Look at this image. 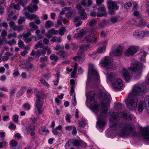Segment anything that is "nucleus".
Wrapping results in <instances>:
<instances>
[{
    "label": "nucleus",
    "instance_id": "1",
    "mask_svg": "<svg viewBox=\"0 0 149 149\" xmlns=\"http://www.w3.org/2000/svg\"><path fill=\"white\" fill-rule=\"evenodd\" d=\"M124 118L129 120L133 121L135 117L134 115L127 113L125 111L120 112L118 113L113 112L111 114L110 119V127L113 131L119 130L120 132L118 134L122 137L134 133V126L130 124H118L116 122L119 120V118Z\"/></svg>",
    "mask_w": 149,
    "mask_h": 149
},
{
    "label": "nucleus",
    "instance_id": "2",
    "mask_svg": "<svg viewBox=\"0 0 149 149\" xmlns=\"http://www.w3.org/2000/svg\"><path fill=\"white\" fill-rule=\"evenodd\" d=\"M146 90V87L141 83L135 84L132 87V90L125 100L127 107L130 110L136 109L138 102V96L143 94Z\"/></svg>",
    "mask_w": 149,
    "mask_h": 149
},
{
    "label": "nucleus",
    "instance_id": "3",
    "mask_svg": "<svg viewBox=\"0 0 149 149\" xmlns=\"http://www.w3.org/2000/svg\"><path fill=\"white\" fill-rule=\"evenodd\" d=\"M100 98L102 100L100 110L101 116L103 117H106L107 114L109 112V111L107 108V106L110 102V96L107 95L105 93H101L100 94Z\"/></svg>",
    "mask_w": 149,
    "mask_h": 149
},
{
    "label": "nucleus",
    "instance_id": "4",
    "mask_svg": "<svg viewBox=\"0 0 149 149\" xmlns=\"http://www.w3.org/2000/svg\"><path fill=\"white\" fill-rule=\"evenodd\" d=\"M95 94L93 92L90 91L86 95V97L89 104L93 105L90 107V109L95 113H96L99 110V106L95 100Z\"/></svg>",
    "mask_w": 149,
    "mask_h": 149
},
{
    "label": "nucleus",
    "instance_id": "5",
    "mask_svg": "<svg viewBox=\"0 0 149 149\" xmlns=\"http://www.w3.org/2000/svg\"><path fill=\"white\" fill-rule=\"evenodd\" d=\"M143 65L140 62H137L134 63L129 69L132 71L136 72V75L135 76L136 79H139L141 76L142 72V70Z\"/></svg>",
    "mask_w": 149,
    "mask_h": 149
},
{
    "label": "nucleus",
    "instance_id": "6",
    "mask_svg": "<svg viewBox=\"0 0 149 149\" xmlns=\"http://www.w3.org/2000/svg\"><path fill=\"white\" fill-rule=\"evenodd\" d=\"M102 66L104 68L114 69L112 66L111 58L109 56H106L103 58L100 61Z\"/></svg>",
    "mask_w": 149,
    "mask_h": 149
},
{
    "label": "nucleus",
    "instance_id": "7",
    "mask_svg": "<svg viewBox=\"0 0 149 149\" xmlns=\"http://www.w3.org/2000/svg\"><path fill=\"white\" fill-rule=\"evenodd\" d=\"M37 10V0H32L29 6L24 8L23 10V12L27 10L31 13H34Z\"/></svg>",
    "mask_w": 149,
    "mask_h": 149
},
{
    "label": "nucleus",
    "instance_id": "8",
    "mask_svg": "<svg viewBox=\"0 0 149 149\" xmlns=\"http://www.w3.org/2000/svg\"><path fill=\"white\" fill-rule=\"evenodd\" d=\"M88 73L93 76V78L94 79L96 83H98L99 82L100 77L99 74L96 70L94 69L92 64L89 65Z\"/></svg>",
    "mask_w": 149,
    "mask_h": 149
},
{
    "label": "nucleus",
    "instance_id": "9",
    "mask_svg": "<svg viewBox=\"0 0 149 149\" xmlns=\"http://www.w3.org/2000/svg\"><path fill=\"white\" fill-rule=\"evenodd\" d=\"M20 65L22 68H26L29 71L33 69L34 68L33 64L30 61H27V60L21 61Z\"/></svg>",
    "mask_w": 149,
    "mask_h": 149
},
{
    "label": "nucleus",
    "instance_id": "10",
    "mask_svg": "<svg viewBox=\"0 0 149 149\" xmlns=\"http://www.w3.org/2000/svg\"><path fill=\"white\" fill-rule=\"evenodd\" d=\"M139 50V48L137 46L130 47L125 51V54L126 56H132L136 53Z\"/></svg>",
    "mask_w": 149,
    "mask_h": 149
},
{
    "label": "nucleus",
    "instance_id": "11",
    "mask_svg": "<svg viewBox=\"0 0 149 149\" xmlns=\"http://www.w3.org/2000/svg\"><path fill=\"white\" fill-rule=\"evenodd\" d=\"M141 133L143 138L147 141H149V127L141 129Z\"/></svg>",
    "mask_w": 149,
    "mask_h": 149
},
{
    "label": "nucleus",
    "instance_id": "12",
    "mask_svg": "<svg viewBox=\"0 0 149 149\" xmlns=\"http://www.w3.org/2000/svg\"><path fill=\"white\" fill-rule=\"evenodd\" d=\"M123 86V81L121 78H118L113 83L112 86L115 89H121Z\"/></svg>",
    "mask_w": 149,
    "mask_h": 149
},
{
    "label": "nucleus",
    "instance_id": "13",
    "mask_svg": "<svg viewBox=\"0 0 149 149\" xmlns=\"http://www.w3.org/2000/svg\"><path fill=\"white\" fill-rule=\"evenodd\" d=\"M108 8L109 10H117L118 7L115 1L111 0H108L107 2Z\"/></svg>",
    "mask_w": 149,
    "mask_h": 149
},
{
    "label": "nucleus",
    "instance_id": "14",
    "mask_svg": "<svg viewBox=\"0 0 149 149\" xmlns=\"http://www.w3.org/2000/svg\"><path fill=\"white\" fill-rule=\"evenodd\" d=\"M145 31L140 30H137L134 31L133 36L136 38H142L145 37Z\"/></svg>",
    "mask_w": 149,
    "mask_h": 149
},
{
    "label": "nucleus",
    "instance_id": "15",
    "mask_svg": "<svg viewBox=\"0 0 149 149\" xmlns=\"http://www.w3.org/2000/svg\"><path fill=\"white\" fill-rule=\"evenodd\" d=\"M112 53L114 56H119L121 55L123 53V49L121 46L119 45L116 49L113 50Z\"/></svg>",
    "mask_w": 149,
    "mask_h": 149
},
{
    "label": "nucleus",
    "instance_id": "16",
    "mask_svg": "<svg viewBox=\"0 0 149 149\" xmlns=\"http://www.w3.org/2000/svg\"><path fill=\"white\" fill-rule=\"evenodd\" d=\"M58 33V31L55 30L54 28H52L48 31L47 33L45 34V36L48 38H52V36L51 35H56Z\"/></svg>",
    "mask_w": 149,
    "mask_h": 149
},
{
    "label": "nucleus",
    "instance_id": "17",
    "mask_svg": "<svg viewBox=\"0 0 149 149\" xmlns=\"http://www.w3.org/2000/svg\"><path fill=\"white\" fill-rule=\"evenodd\" d=\"M85 59V56L84 54L81 52L79 53V52L78 53V55L74 56L73 58V59L74 61H78L79 62H82L84 61Z\"/></svg>",
    "mask_w": 149,
    "mask_h": 149
},
{
    "label": "nucleus",
    "instance_id": "18",
    "mask_svg": "<svg viewBox=\"0 0 149 149\" xmlns=\"http://www.w3.org/2000/svg\"><path fill=\"white\" fill-rule=\"evenodd\" d=\"M122 73L124 78L125 80L128 81L131 79L132 74L129 73L127 70L123 69Z\"/></svg>",
    "mask_w": 149,
    "mask_h": 149
},
{
    "label": "nucleus",
    "instance_id": "19",
    "mask_svg": "<svg viewBox=\"0 0 149 149\" xmlns=\"http://www.w3.org/2000/svg\"><path fill=\"white\" fill-rule=\"evenodd\" d=\"M107 80L112 81L114 79L116 76V74L113 72H108L106 74Z\"/></svg>",
    "mask_w": 149,
    "mask_h": 149
},
{
    "label": "nucleus",
    "instance_id": "20",
    "mask_svg": "<svg viewBox=\"0 0 149 149\" xmlns=\"http://www.w3.org/2000/svg\"><path fill=\"white\" fill-rule=\"evenodd\" d=\"M56 54L58 55L60 57L63 58H67L68 57V54L63 50H60L56 52Z\"/></svg>",
    "mask_w": 149,
    "mask_h": 149
},
{
    "label": "nucleus",
    "instance_id": "21",
    "mask_svg": "<svg viewBox=\"0 0 149 149\" xmlns=\"http://www.w3.org/2000/svg\"><path fill=\"white\" fill-rule=\"evenodd\" d=\"M98 120L97 122V124L100 128H102L104 127L106 122L104 119H99L98 118Z\"/></svg>",
    "mask_w": 149,
    "mask_h": 149
},
{
    "label": "nucleus",
    "instance_id": "22",
    "mask_svg": "<svg viewBox=\"0 0 149 149\" xmlns=\"http://www.w3.org/2000/svg\"><path fill=\"white\" fill-rule=\"evenodd\" d=\"M147 54L146 53L145 51H142L140 52L138 56L139 58L142 61H144L145 60L146 56Z\"/></svg>",
    "mask_w": 149,
    "mask_h": 149
},
{
    "label": "nucleus",
    "instance_id": "23",
    "mask_svg": "<svg viewBox=\"0 0 149 149\" xmlns=\"http://www.w3.org/2000/svg\"><path fill=\"white\" fill-rule=\"evenodd\" d=\"M17 142L14 140H12L10 142V149H17L16 147L17 144Z\"/></svg>",
    "mask_w": 149,
    "mask_h": 149
},
{
    "label": "nucleus",
    "instance_id": "24",
    "mask_svg": "<svg viewBox=\"0 0 149 149\" xmlns=\"http://www.w3.org/2000/svg\"><path fill=\"white\" fill-rule=\"evenodd\" d=\"M78 13L81 16V18L83 19H85L87 18L86 14L85 13L84 10L83 9H81L79 10Z\"/></svg>",
    "mask_w": 149,
    "mask_h": 149
},
{
    "label": "nucleus",
    "instance_id": "25",
    "mask_svg": "<svg viewBox=\"0 0 149 149\" xmlns=\"http://www.w3.org/2000/svg\"><path fill=\"white\" fill-rule=\"evenodd\" d=\"M73 144V146H81L82 143V142L77 139H71Z\"/></svg>",
    "mask_w": 149,
    "mask_h": 149
},
{
    "label": "nucleus",
    "instance_id": "26",
    "mask_svg": "<svg viewBox=\"0 0 149 149\" xmlns=\"http://www.w3.org/2000/svg\"><path fill=\"white\" fill-rule=\"evenodd\" d=\"M26 86H24L22 87L18 91L17 94V97H19L22 96L24 93L25 90L26 89Z\"/></svg>",
    "mask_w": 149,
    "mask_h": 149
},
{
    "label": "nucleus",
    "instance_id": "27",
    "mask_svg": "<svg viewBox=\"0 0 149 149\" xmlns=\"http://www.w3.org/2000/svg\"><path fill=\"white\" fill-rule=\"evenodd\" d=\"M86 31L83 29L81 30L80 33H77L75 34L74 37L75 38H78L81 37L84 35L86 33Z\"/></svg>",
    "mask_w": 149,
    "mask_h": 149
},
{
    "label": "nucleus",
    "instance_id": "28",
    "mask_svg": "<svg viewBox=\"0 0 149 149\" xmlns=\"http://www.w3.org/2000/svg\"><path fill=\"white\" fill-rule=\"evenodd\" d=\"M145 106V104L143 102H139L138 107V110L139 112H141Z\"/></svg>",
    "mask_w": 149,
    "mask_h": 149
},
{
    "label": "nucleus",
    "instance_id": "29",
    "mask_svg": "<svg viewBox=\"0 0 149 149\" xmlns=\"http://www.w3.org/2000/svg\"><path fill=\"white\" fill-rule=\"evenodd\" d=\"M77 67L78 65L77 63H75L74 66L73 70L71 73V77L72 78H74L75 77V75L76 74Z\"/></svg>",
    "mask_w": 149,
    "mask_h": 149
},
{
    "label": "nucleus",
    "instance_id": "30",
    "mask_svg": "<svg viewBox=\"0 0 149 149\" xmlns=\"http://www.w3.org/2000/svg\"><path fill=\"white\" fill-rule=\"evenodd\" d=\"M119 19V17L117 16H114L110 18V21L112 24L116 23L118 21Z\"/></svg>",
    "mask_w": 149,
    "mask_h": 149
},
{
    "label": "nucleus",
    "instance_id": "31",
    "mask_svg": "<svg viewBox=\"0 0 149 149\" xmlns=\"http://www.w3.org/2000/svg\"><path fill=\"white\" fill-rule=\"evenodd\" d=\"M53 25V22L50 20H48L46 21L45 24V27L47 29L51 28Z\"/></svg>",
    "mask_w": 149,
    "mask_h": 149
},
{
    "label": "nucleus",
    "instance_id": "32",
    "mask_svg": "<svg viewBox=\"0 0 149 149\" xmlns=\"http://www.w3.org/2000/svg\"><path fill=\"white\" fill-rule=\"evenodd\" d=\"M106 51V47L104 46L102 47H100L97 49V52L98 54H102L105 52Z\"/></svg>",
    "mask_w": 149,
    "mask_h": 149
},
{
    "label": "nucleus",
    "instance_id": "33",
    "mask_svg": "<svg viewBox=\"0 0 149 149\" xmlns=\"http://www.w3.org/2000/svg\"><path fill=\"white\" fill-rule=\"evenodd\" d=\"M12 9L11 5L7 9V15L8 17H11L13 15V12L11 11Z\"/></svg>",
    "mask_w": 149,
    "mask_h": 149
},
{
    "label": "nucleus",
    "instance_id": "34",
    "mask_svg": "<svg viewBox=\"0 0 149 149\" xmlns=\"http://www.w3.org/2000/svg\"><path fill=\"white\" fill-rule=\"evenodd\" d=\"M80 49L82 51L87 50L89 47V45H81L79 46Z\"/></svg>",
    "mask_w": 149,
    "mask_h": 149
},
{
    "label": "nucleus",
    "instance_id": "35",
    "mask_svg": "<svg viewBox=\"0 0 149 149\" xmlns=\"http://www.w3.org/2000/svg\"><path fill=\"white\" fill-rule=\"evenodd\" d=\"M46 47L44 48L41 51L38 50V56H40L41 54H42L43 56H45L46 53Z\"/></svg>",
    "mask_w": 149,
    "mask_h": 149
},
{
    "label": "nucleus",
    "instance_id": "36",
    "mask_svg": "<svg viewBox=\"0 0 149 149\" xmlns=\"http://www.w3.org/2000/svg\"><path fill=\"white\" fill-rule=\"evenodd\" d=\"M73 145V144L71 140H69L66 143L65 145V147L66 149H69Z\"/></svg>",
    "mask_w": 149,
    "mask_h": 149
},
{
    "label": "nucleus",
    "instance_id": "37",
    "mask_svg": "<svg viewBox=\"0 0 149 149\" xmlns=\"http://www.w3.org/2000/svg\"><path fill=\"white\" fill-rule=\"evenodd\" d=\"M144 101L145 103H148V106L147 108V111L149 115V96H146L144 99Z\"/></svg>",
    "mask_w": 149,
    "mask_h": 149
},
{
    "label": "nucleus",
    "instance_id": "38",
    "mask_svg": "<svg viewBox=\"0 0 149 149\" xmlns=\"http://www.w3.org/2000/svg\"><path fill=\"white\" fill-rule=\"evenodd\" d=\"M16 43V41L15 39H13L11 40L8 41H6L5 44H8L10 46H12L13 45H15Z\"/></svg>",
    "mask_w": 149,
    "mask_h": 149
},
{
    "label": "nucleus",
    "instance_id": "39",
    "mask_svg": "<svg viewBox=\"0 0 149 149\" xmlns=\"http://www.w3.org/2000/svg\"><path fill=\"white\" fill-rule=\"evenodd\" d=\"M23 108L26 111H29L30 109L31 106L28 103H25L23 106Z\"/></svg>",
    "mask_w": 149,
    "mask_h": 149
},
{
    "label": "nucleus",
    "instance_id": "40",
    "mask_svg": "<svg viewBox=\"0 0 149 149\" xmlns=\"http://www.w3.org/2000/svg\"><path fill=\"white\" fill-rule=\"evenodd\" d=\"M50 58L51 60H54L56 62H57L58 59V57L54 54H52L50 56Z\"/></svg>",
    "mask_w": 149,
    "mask_h": 149
},
{
    "label": "nucleus",
    "instance_id": "41",
    "mask_svg": "<svg viewBox=\"0 0 149 149\" xmlns=\"http://www.w3.org/2000/svg\"><path fill=\"white\" fill-rule=\"evenodd\" d=\"M66 31V29L65 27H62L61 29H59L58 31L59 35L61 36H63L64 34V32Z\"/></svg>",
    "mask_w": 149,
    "mask_h": 149
},
{
    "label": "nucleus",
    "instance_id": "42",
    "mask_svg": "<svg viewBox=\"0 0 149 149\" xmlns=\"http://www.w3.org/2000/svg\"><path fill=\"white\" fill-rule=\"evenodd\" d=\"M99 7V8H97V10L98 11L102 12H104L105 11L106 9L103 4H101V5Z\"/></svg>",
    "mask_w": 149,
    "mask_h": 149
},
{
    "label": "nucleus",
    "instance_id": "43",
    "mask_svg": "<svg viewBox=\"0 0 149 149\" xmlns=\"http://www.w3.org/2000/svg\"><path fill=\"white\" fill-rule=\"evenodd\" d=\"M98 54H99L98 53V52H97L93 53L90 55L91 58V59H94L95 58V57L97 56Z\"/></svg>",
    "mask_w": 149,
    "mask_h": 149
},
{
    "label": "nucleus",
    "instance_id": "44",
    "mask_svg": "<svg viewBox=\"0 0 149 149\" xmlns=\"http://www.w3.org/2000/svg\"><path fill=\"white\" fill-rule=\"evenodd\" d=\"M56 80L55 81H54V84L55 85H57L58 84V82L59 81V76L60 75V73L58 72H57L56 74Z\"/></svg>",
    "mask_w": 149,
    "mask_h": 149
},
{
    "label": "nucleus",
    "instance_id": "45",
    "mask_svg": "<svg viewBox=\"0 0 149 149\" xmlns=\"http://www.w3.org/2000/svg\"><path fill=\"white\" fill-rule=\"evenodd\" d=\"M40 81L41 83L44 86H47V87H49V85L46 82L45 79L43 78H41L40 80Z\"/></svg>",
    "mask_w": 149,
    "mask_h": 149
},
{
    "label": "nucleus",
    "instance_id": "46",
    "mask_svg": "<svg viewBox=\"0 0 149 149\" xmlns=\"http://www.w3.org/2000/svg\"><path fill=\"white\" fill-rule=\"evenodd\" d=\"M17 33L14 32L13 33H9L7 37L9 39H10L11 38H16L17 37Z\"/></svg>",
    "mask_w": 149,
    "mask_h": 149
},
{
    "label": "nucleus",
    "instance_id": "47",
    "mask_svg": "<svg viewBox=\"0 0 149 149\" xmlns=\"http://www.w3.org/2000/svg\"><path fill=\"white\" fill-rule=\"evenodd\" d=\"M18 45L21 48L23 49L24 47V42L21 40H19L18 41Z\"/></svg>",
    "mask_w": 149,
    "mask_h": 149
},
{
    "label": "nucleus",
    "instance_id": "48",
    "mask_svg": "<svg viewBox=\"0 0 149 149\" xmlns=\"http://www.w3.org/2000/svg\"><path fill=\"white\" fill-rule=\"evenodd\" d=\"M114 107L117 109H120L122 108V105L120 103L116 102L115 103Z\"/></svg>",
    "mask_w": 149,
    "mask_h": 149
},
{
    "label": "nucleus",
    "instance_id": "49",
    "mask_svg": "<svg viewBox=\"0 0 149 149\" xmlns=\"http://www.w3.org/2000/svg\"><path fill=\"white\" fill-rule=\"evenodd\" d=\"M85 40L87 43L90 42L92 40L91 37L90 36H87L85 38Z\"/></svg>",
    "mask_w": 149,
    "mask_h": 149
},
{
    "label": "nucleus",
    "instance_id": "50",
    "mask_svg": "<svg viewBox=\"0 0 149 149\" xmlns=\"http://www.w3.org/2000/svg\"><path fill=\"white\" fill-rule=\"evenodd\" d=\"M132 5V3L130 2H128L126 3L124 5V7L126 9L129 8Z\"/></svg>",
    "mask_w": 149,
    "mask_h": 149
},
{
    "label": "nucleus",
    "instance_id": "51",
    "mask_svg": "<svg viewBox=\"0 0 149 149\" xmlns=\"http://www.w3.org/2000/svg\"><path fill=\"white\" fill-rule=\"evenodd\" d=\"M30 26L32 28L33 30H36L37 28V26L35 24L34 22H31L29 23Z\"/></svg>",
    "mask_w": 149,
    "mask_h": 149
},
{
    "label": "nucleus",
    "instance_id": "52",
    "mask_svg": "<svg viewBox=\"0 0 149 149\" xmlns=\"http://www.w3.org/2000/svg\"><path fill=\"white\" fill-rule=\"evenodd\" d=\"M19 116L17 115H14L13 118V120L15 123H17L18 121Z\"/></svg>",
    "mask_w": 149,
    "mask_h": 149
},
{
    "label": "nucleus",
    "instance_id": "53",
    "mask_svg": "<svg viewBox=\"0 0 149 149\" xmlns=\"http://www.w3.org/2000/svg\"><path fill=\"white\" fill-rule=\"evenodd\" d=\"M11 5L12 7V8L13 7V8L14 9L17 10H19L20 8L19 7V4L17 3L15 5H14L13 4H11Z\"/></svg>",
    "mask_w": 149,
    "mask_h": 149
},
{
    "label": "nucleus",
    "instance_id": "54",
    "mask_svg": "<svg viewBox=\"0 0 149 149\" xmlns=\"http://www.w3.org/2000/svg\"><path fill=\"white\" fill-rule=\"evenodd\" d=\"M40 130L42 131V132H41L40 130L39 133L40 134H42V133H44V132H45L47 134H48L49 133V131L46 128H41V129H40Z\"/></svg>",
    "mask_w": 149,
    "mask_h": 149
},
{
    "label": "nucleus",
    "instance_id": "55",
    "mask_svg": "<svg viewBox=\"0 0 149 149\" xmlns=\"http://www.w3.org/2000/svg\"><path fill=\"white\" fill-rule=\"evenodd\" d=\"M139 24L141 26H145L146 24V21L143 19L141 20L139 22Z\"/></svg>",
    "mask_w": 149,
    "mask_h": 149
},
{
    "label": "nucleus",
    "instance_id": "56",
    "mask_svg": "<svg viewBox=\"0 0 149 149\" xmlns=\"http://www.w3.org/2000/svg\"><path fill=\"white\" fill-rule=\"evenodd\" d=\"M48 60L47 56H45L44 57H41L40 58V61L41 63H42L44 62H45Z\"/></svg>",
    "mask_w": 149,
    "mask_h": 149
},
{
    "label": "nucleus",
    "instance_id": "57",
    "mask_svg": "<svg viewBox=\"0 0 149 149\" xmlns=\"http://www.w3.org/2000/svg\"><path fill=\"white\" fill-rule=\"evenodd\" d=\"M16 90L15 88H13L11 89L10 91V97L12 98L15 94V91Z\"/></svg>",
    "mask_w": 149,
    "mask_h": 149
},
{
    "label": "nucleus",
    "instance_id": "58",
    "mask_svg": "<svg viewBox=\"0 0 149 149\" xmlns=\"http://www.w3.org/2000/svg\"><path fill=\"white\" fill-rule=\"evenodd\" d=\"M104 0H96L97 6L98 7H100L102 3L103 2Z\"/></svg>",
    "mask_w": 149,
    "mask_h": 149
},
{
    "label": "nucleus",
    "instance_id": "59",
    "mask_svg": "<svg viewBox=\"0 0 149 149\" xmlns=\"http://www.w3.org/2000/svg\"><path fill=\"white\" fill-rule=\"evenodd\" d=\"M30 31L29 30L28 31V32L26 33H23V38H27L28 37L30 36L31 35V33L30 32Z\"/></svg>",
    "mask_w": 149,
    "mask_h": 149
},
{
    "label": "nucleus",
    "instance_id": "60",
    "mask_svg": "<svg viewBox=\"0 0 149 149\" xmlns=\"http://www.w3.org/2000/svg\"><path fill=\"white\" fill-rule=\"evenodd\" d=\"M46 97V96L43 93H41L39 94V96L38 95V98H39L40 99H44Z\"/></svg>",
    "mask_w": 149,
    "mask_h": 149
},
{
    "label": "nucleus",
    "instance_id": "61",
    "mask_svg": "<svg viewBox=\"0 0 149 149\" xmlns=\"http://www.w3.org/2000/svg\"><path fill=\"white\" fill-rule=\"evenodd\" d=\"M16 126L13 123H10L9 128L11 129H15L16 128Z\"/></svg>",
    "mask_w": 149,
    "mask_h": 149
},
{
    "label": "nucleus",
    "instance_id": "62",
    "mask_svg": "<svg viewBox=\"0 0 149 149\" xmlns=\"http://www.w3.org/2000/svg\"><path fill=\"white\" fill-rule=\"evenodd\" d=\"M7 145V142L5 141H3L0 143V148H2L4 146H6Z\"/></svg>",
    "mask_w": 149,
    "mask_h": 149
},
{
    "label": "nucleus",
    "instance_id": "63",
    "mask_svg": "<svg viewBox=\"0 0 149 149\" xmlns=\"http://www.w3.org/2000/svg\"><path fill=\"white\" fill-rule=\"evenodd\" d=\"M25 21V19L24 17H21L18 20V22L19 24H20L23 22H24Z\"/></svg>",
    "mask_w": 149,
    "mask_h": 149
},
{
    "label": "nucleus",
    "instance_id": "64",
    "mask_svg": "<svg viewBox=\"0 0 149 149\" xmlns=\"http://www.w3.org/2000/svg\"><path fill=\"white\" fill-rule=\"evenodd\" d=\"M33 57H37V52L33 50L30 54Z\"/></svg>",
    "mask_w": 149,
    "mask_h": 149
}]
</instances>
